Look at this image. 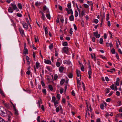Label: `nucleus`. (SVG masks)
I'll list each match as a JSON object with an SVG mask.
<instances>
[{"instance_id":"f257e3e1","label":"nucleus","mask_w":122,"mask_h":122,"mask_svg":"<svg viewBox=\"0 0 122 122\" xmlns=\"http://www.w3.org/2000/svg\"><path fill=\"white\" fill-rule=\"evenodd\" d=\"M8 112L11 115H12V114L10 112L8 111ZM7 112L5 109L2 106L0 107V115L2 116L6 117L7 115Z\"/></svg>"},{"instance_id":"f03ea898","label":"nucleus","mask_w":122,"mask_h":122,"mask_svg":"<svg viewBox=\"0 0 122 122\" xmlns=\"http://www.w3.org/2000/svg\"><path fill=\"white\" fill-rule=\"evenodd\" d=\"M65 10L67 11L68 14H71V15L69 17V19L71 21H73L74 20V17L73 15H72L73 14V12L71 9H70L69 10L67 8L65 9Z\"/></svg>"},{"instance_id":"7ed1b4c3","label":"nucleus","mask_w":122,"mask_h":122,"mask_svg":"<svg viewBox=\"0 0 122 122\" xmlns=\"http://www.w3.org/2000/svg\"><path fill=\"white\" fill-rule=\"evenodd\" d=\"M63 51L64 53H67L69 52L68 48V47H64L63 49Z\"/></svg>"},{"instance_id":"20e7f679","label":"nucleus","mask_w":122,"mask_h":122,"mask_svg":"<svg viewBox=\"0 0 122 122\" xmlns=\"http://www.w3.org/2000/svg\"><path fill=\"white\" fill-rule=\"evenodd\" d=\"M19 29L20 33L22 36L23 35H24V30H23L20 27H19Z\"/></svg>"},{"instance_id":"39448f33","label":"nucleus","mask_w":122,"mask_h":122,"mask_svg":"<svg viewBox=\"0 0 122 122\" xmlns=\"http://www.w3.org/2000/svg\"><path fill=\"white\" fill-rule=\"evenodd\" d=\"M15 111V113L16 116H18L19 115V113L18 112V110L16 109L15 107L13 108Z\"/></svg>"},{"instance_id":"423d86ee","label":"nucleus","mask_w":122,"mask_h":122,"mask_svg":"<svg viewBox=\"0 0 122 122\" xmlns=\"http://www.w3.org/2000/svg\"><path fill=\"white\" fill-rule=\"evenodd\" d=\"M45 62L47 64H50L51 63V61L48 60H46V59H45Z\"/></svg>"},{"instance_id":"0eeeda50","label":"nucleus","mask_w":122,"mask_h":122,"mask_svg":"<svg viewBox=\"0 0 122 122\" xmlns=\"http://www.w3.org/2000/svg\"><path fill=\"white\" fill-rule=\"evenodd\" d=\"M11 6H12V8L13 10H15L17 8V7L16 5L12 3H11L10 4Z\"/></svg>"},{"instance_id":"6e6552de","label":"nucleus","mask_w":122,"mask_h":122,"mask_svg":"<svg viewBox=\"0 0 122 122\" xmlns=\"http://www.w3.org/2000/svg\"><path fill=\"white\" fill-rule=\"evenodd\" d=\"M22 25L23 26V27L24 28H25L26 29H27L28 28V26L27 24L25 23V24L23 23H22Z\"/></svg>"},{"instance_id":"1a4fd4ad","label":"nucleus","mask_w":122,"mask_h":122,"mask_svg":"<svg viewBox=\"0 0 122 122\" xmlns=\"http://www.w3.org/2000/svg\"><path fill=\"white\" fill-rule=\"evenodd\" d=\"M13 9L11 7H9L8 9V12H9L12 13L13 12Z\"/></svg>"},{"instance_id":"9d476101","label":"nucleus","mask_w":122,"mask_h":122,"mask_svg":"<svg viewBox=\"0 0 122 122\" xmlns=\"http://www.w3.org/2000/svg\"><path fill=\"white\" fill-rule=\"evenodd\" d=\"M64 69V67L63 66H60L59 68V71L60 72H62Z\"/></svg>"},{"instance_id":"9b49d317","label":"nucleus","mask_w":122,"mask_h":122,"mask_svg":"<svg viewBox=\"0 0 122 122\" xmlns=\"http://www.w3.org/2000/svg\"><path fill=\"white\" fill-rule=\"evenodd\" d=\"M64 64H67L68 65H69L71 63V61H69L65 60L64 61Z\"/></svg>"},{"instance_id":"f8f14e48","label":"nucleus","mask_w":122,"mask_h":122,"mask_svg":"<svg viewBox=\"0 0 122 122\" xmlns=\"http://www.w3.org/2000/svg\"><path fill=\"white\" fill-rule=\"evenodd\" d=\"M76 79L77 80V87H78V84L79 85H81V83L80 81V80H79V79L77 78H76Z\"/></svg>"},{"instance_id":"ddd939ff","label":"nucleus","mask_w":122,"mask_h":122,"mask_svg":"<svg viewBox=\"0 0 122 122\" xmlns=\"http://www.w3.org/2000/svg\"><path fill=\"white\" fill-rule=\"evenodd\" d=\"M76 73L77 77H79L80 76H81L80 71L76 70Z\"/></svg>"},{"instance_id":"4468645a","label":"nucleus","mask_w":122,"mask_h":122,"mask_svg":"<svg viewBox=\"0 0 122 122\" xmlns=\"http://www.w3.org/2000/svg\"><path fill=\"white\" fill-rule=\"evenodd\" d=\"M17 6L20 10L22 9V7L21 3H18L17 4Z\"/></svg>"},{"instance_id":"2eb2a0df","label":"nucleus","mask_w":122,"mask_h":122,"mask_svg":"<svg viewBox=\"0 0 122 122\" xmlns=\"http://www.w3.org/2000/svg\"><path fill=\"white\" fill-rule=\"evenodd\" d=\"M92 73V70H89L88 72V74L89 75V78L90 79L91 78V75Z\"/></svg>"},{"instance_id":"dca6fc26","label":"nucleus","mask_w":122,"mask_h":122,"mask_svg":"<svg viewBox=\"0 0 122 122\" xmlns=\"http://www.w3.org/2000/svg\"><path fill=\"white\" fill-rule=\"evenodd\" d=\"M28 50L27 48L24 49V50L23 53L24 54H28Z\"/></svg>"},{"instance_id":"f3484780","label":"nucleus","mask_w":122,"mask_h":122,"mask_svg":"<svg viewBox=\"0 0 122 122\" xmlns=\"http://www.w3.org/2000/svg\"><path fill=\"white\" fill-rule=\"evenodd\" d=\"M48 87L51 91H52L53 90V88L52 86L51 85H49L48 86Z\"/></svg>"},{"instance_id":"a211bd4d","label":"nucleus","mask_w":122,"mask_h":122,"mask_svg":"<svg viewBox=\"0 0 122 122\" xmlns=\"http://www.w3.org/2000/svg\"><path fill=\"white\" fill-rule=\"evenodd\" d=\"M88 65L89 70H92V69L91 67V66L90 65V62L89 60L88 61Z\"/></svg>"},{"instance_id":"6ab92c4d","label":"nucleus","mask_w":122,"mask_h":122,"mask_svg":"<svg viewBox=\"0 0 122 122\" xmlns=\"http://www.w3.org/2000/svg\"><path fill=\"white\" fill-rule=\"evenodd\" d=\"M46 16L47 18L48 19L50 20L51 19V16L50 14H47L46 13Z\"/></svg>"},{"instance_id":"aec40b11","label":"nucleus","mask_w":122,"mask_h":122,"mask_svg":"<svg viewBox=\"0 0 122 122\" xmlns=\"http://www.w3.org/2000/svg\"><path fill=\"white\" fill-rule=\"evenodd\" d=\"M65 82V80L64 79H62L61 80L60 82V84L61 85L63 84Z\"/></svg>"},{"instance_id":"412c9836","label":"nucleus","mask_w":122,"mask_h":122,"mask_svg":"<svg viewBox=\"0 0 122 122\" xmlns=\"http://www.w3.org/2000/svg\"><path fill=\"white\" fill-rule=\"evenodd\" d=\"M104 105L102 103L100 105V107L101 109L103 110L104 109Z\"/></svg>"},{"instance_id":"4be33fe9","label":"nucleus","mask_w":122,"mask_h":122,"mask_svg":"<svg viewBox=\"0 0 122 122\" xmlns=\"http://www.w3.org/2000/svg\"><path fill=\"white\" fill-rule=\"evenodd\" d=\"M68 76L70 78H72L73 77V74L71 73H70L68 75Z\"/></svg>"},{"instance_id":"5701e85b","label":"nucleus","mask_w":122,"mask_h":122,"mask_svg":"<svg viewBox=\"0 0 122 122\" xmlns=\"http://www.w3.org/2000/svg\"><path fill=\"white\" fill-rule=\"evenodd\" d=\"M39 62H36V66L37 69H38L39 67Z\"/></svg>"},{"instance_id":"b1692460","label":"nucleus","mask_w":122,"mask_h":122,"mask_svg":"<svg viewBox=\"0 0 122 122\" xmlns=\"http://www.w3.org/2000/svg\"><path fill=\"white\" fill-rule=\"evenodd\" d=\"M44 30L45 31V34L46 35L47 34H48L47 28V27H46V28H45Z\"/></svg>"},{"instance_id":"393cba45","label":"nucleus","mask_w":122,"mask_h":122,"mask_svg":"<svg viewBox=\"0 0 122 122\" xmlns=\"http://www.w3.org/2000/svg\"><path fill=\"white\" fill-rule=\"evenodd\" d=\"M53 102H54V104L55 106V107H56L57 106H56V105L58 103V102L57 101H54Z\"/></svg>"},{"instance_id":"a878e982","label":"nucleus","mask_w":122,"mask_h":122,"mask_svg":"<svg viewBox=\"0 0 122 122\" xmlns=\"http://www.w3.org/2000/svg\"><path fill=\"white\" fill-rule=\"evenodd\" d=\"M103 41V39L102 38H100V39L99 43L101 44H102Z\"/></svg>"},{"instance_id":"bb28decb","label":"nucleus","mask_w":122,"mask_h":122,"mask_svg":"<svg viewBox=\"0 0 122 122\" xmlns=\"http://www.w3.org/2000/svg\"><path fill=\"white\" fill-rule=\"evenodd\" d=\"M111 52L113 54H114L115 53V50L114 48H112L111 50Z\"/></svg>"},{"instance_id":"cd10ccee","label":"nucleus","mask_w":122,"mask_h":122,"mask_svg":"<svg viewBox=\"0 0 122 122\" xmlns=\"http://www.w3.org/2000/svg\"><path fill=\"white\" fill-rule=\"evenodd\" d=\"M4 105L6 108H9L10 107L9 104V103H5Z\"/></svg>"},{"instance_id":"c85d7f7f","label":"nucleus","mask_w":122,"mask_h":122,"mask_svg":"<svg viewBox=\"0 0 122 122\" xmlns=\"http://www.w3.org/2000/svg\"><path fill=\"white\" fill-rule=\"evenodd\" d=\"M53 44H51L49 46V48L50 49L53 48Z\"/></svg>"},{"instance_id":"c756f323","label":"nucleus","mask_w":122,"mask_h":122,"mask_svg":"<svg viewBox=\"0 0 122 122\" xmlns=\"http://www.w3.org/2000/svg\"><path fill=\"white\" fill-rule=\"evenodd\" d=\"M56 100V98L54 96H53L52 98V100L51 102H53L54 101H55Z\"/></svg>"},{"instance_id":"7c9ffc66","label":"nucleus","mask_w":122,"mask_h":122,"mask_svg":"<svg viewBox=\"0 0 122 122\" xmlns=\"http://www.w3.org/2000/svg\"><path fill=\"white\" fill-rule=\"evenodd\" d=\"M68 45V43L67 42H65L63 43L62 45L63 46H67Z\"/></svg>"},{"instance_id":"2f4dec72","label":"nucleus","mask_w":122,"mask_h":122,"mask_svg":"<svg viewBox=\"0 0 122 122\" xmlns=\"http://www.w3.org/2000/svg\"><path fill=\"white\" fill-rule=\"evenodd\" d=\"M41 14L42 15V16L41 17V18H42L43 19V20H45V17L44 14L43 13H42V14Z\"/></svg>"},{"instance_id":"473e14b6","label":"nucleus","mask_w":122,"mask_h":122,"mask_svg":"<svg viewBox=\"0 0 122 122\" xmlns=\"http://www.w3.org/2000/svg\"><path fill=\"white\" fill-rule=\"evenodd\" d=\"M109 14L108 13L107 14V17H106V20L107 21H108L109 17Z\"/></svg>"},{"instance_id":"72a5a7b5","label":"nucleus","mask_w":122,"mask_h":122,"mask_svg":"<svg viewBox=\"0 0 122 122\" xmlns=\"http://www.w3.org/2000/svg\"><path fill=\"white\" fill-rule=\"evenodd\" d=\"M114 84H112L111 86H110V87L112 90H113L114 89Z\"/></svg>"},{"instance_id":"f704fd0d","label":"nucleus","mask_w":122,"mask_h":122,"mask_svg":"<svg viewBox=\"0 0 122 122\" xmlns=\"http://www.w3.org/2000/svg\"><path fill=\"white\" fill-rule=\"evenodd\" d=\"M67 7L69 9H70L71 7V4L69 3L67 4Z\"/></svg>"},{"instance_id":"c9c22d12","label":"nucleus","mask_w":122,"mask_h":122,"mask_svg":"<svg viewBox=\"0 0 122 122\" xmlns=\"http://www.w3.org/2000/svg\"><path fill=\"white\" fill-rule=\"evenodd\" d=\"M0 93L2 96H4V94L3 91L1 89H0Z\"/></svg>"},{"instance_id":"e433bc0d","label":"nucleus","mask_w":122,"mask_h":122,"mask_svg":"<svg viewBox=\"0 0 122 122\" xmlns=\"http://www.w3.org/2000/svg\"><path fill=\"white\" fill-rule=\"evenodd\" d=\"M56 97L58 99V100L59 101L60 100L61 97L60 95L59 94H57Z\"/></svg>"},{"instance_id":"4c0bfd02","label":"nucleus","mask_w":122,"mask_h":122,"mask_svg":"<svg viewBox=\"0 0 122 122\" xmlns=\"http://www.w3.org/2000/svg\"><path fill=\"white\" fill-rule=\"evenodd\" d=\"M106 93H109L110 92V88H107L106 89Z\"/></svg>"},{"instance_id":"58836bf2","label":"nucleus","mask_w":122,"mask_h":122,"mask_svg":"<svg viewBox=\"0 0 122 122\" xmlns=\"http://www.w3.org/2000/svg\"><path fill=\"white\" fill-rule=\"evenodd\" d=\"M42 92L45 95L46 94V91L45 89H43L42 90Z\"/></svg>"},{"instance_id":"ea45409f","label":"nucleus","mask_w":122,"mask_h":122,"mask_svg":"<svg viewBox=\"0 0 122 122\" xmlns=\"http://www.w3.org/2000/svg\"><path fill=\"white\" fill-rule=\"evenodd\" d=\"M56 66L57 67H59L60 66V63L59 62H57L56 63Z\"/></svg>"},{"instance_id":"a19ab883","label":"nucleus","mask_w":122,"mask_h":122,"mask_svg":"<svg viewBox=\"0 0 122 122\" xmlns=\"http://www.w3.org/2000/svg\"><path fill=\"white\" fill-rule=\"evenodd\" d=\"M75 17H77L78 15V13L77 12V11L76 10H75Z\"/></svg>"},{"instance_id":"79ce46f5","label":"nucleus","mask_w":122,"mask_h":122,"mask_svg":"<svg viewBox=\"0 0 122 122\" xmlns=\"http://www.w3.org/2000/svg\"><path fill=\"white\" fill-rule=\"evenodd\" d=\"M17 16L19 17H21L22 16V15L19 13H18L17 14Z\"/></svg>"},{"instance_id":"37998d69","label":"nucleus","mask_w":122,"mask_h":122,"mask_svg":"<svg viewBox=\"0 0 122 122\" xmlns=\"http://www.w3.org/2000/svg\"><path fill=\"white\" fill-rule=\"evenodd\" d=\"M60 106H61V107L60 108V110L61 111V114H63V110L62 108L61 107V106L60 105Z\"/></svg>"},{"instance_id":"c03bdc74","label":"nucleus","mask_w":122,"mask_h":122,"mask_svg":"<svg viewBox=\"0 0 122 122\" xmlns=\"http://www.w3.org/2000/svg\"><path fill=\"white\" fill-rule=\"evenodd\" d=\"M84 7L86 8H87L89 7V6L86 4H84Z\"/></svg>"},{"instance_id":"a18cd8bd","label":"nucleus","mask_w":122,"mask_h":122,"mask_svg":"<svg viewBox=\"0 0 122 122\" xmlns=\"http://www.w3.org/2000/svg\"><path fill=\"white\" fill-rule=\"evenodd\" d=\"M59 107H57L56 108V112H58L59 111Z\"/></svg>"},{"instance_id":"49530a36","label":"nucleus","mask_w":122,"mask_h":122,"mask_svg":"<svg viewBox=\"0 0 122 122\" xmlns=\"http://www.w3.org/2000/svg\"><path fill=\"white\" fill-rule=\"evenodd\" d=\"M98 31L97 30L95 32H93L94 35V36H96V35H97L98 34Z\"/></svg>"},{"instance_id":"de8ad7c7","label":"nucleus","mask_w":122,"mask_h":122,"mask_svg":"<svg viewBox=\"0 0 122 122\" xmlns=\"http://www.w3.org/2000/svg\"><path fill=\"white\" fill-rule=\"evenodd\" d=\"M94 22L96 24H97L98 22V20L97 19H95L94 20Z\"/></svg>"},{"instance_id":"09e8293b","label":"nucleus","mask_w":122,"mask_h":122,"mask_svg":"<svg viewBox=\"0 0 122 122\" xmlns=\"http://www.w3.org/2000/svg\"><path fill=\"white\" fill-rule=\"evenodd\" d=\"M58 78V76L56 74H55L54 75V79L55 80H56Z\"/></svg>"},{"instance_id":"8fccbe9b","label":"nucleus","mask_w":122,"mask_h":122,"mask_svg":"<svg viewBox=\"0 0 122 122\" xmlns=\"http://www.w3.org/2000/svg\"><path fill=\"white\" fill-rule=\"evenodd\" d=\"M81 70L82 71H84V67L83 65H82L81 67Z\"/></svg>"},{"instance_id":"3c124183","label":"nucleus","mask_w":122,"mask_h":122,"mask_svg":"<svg viewBox=\"0 0 122 122\" xmlns=\"http://www.w3.org/2000/svg\"><path fill=\"white\" fill-rule=\"evenodd\" d=\"M73 26L74 28V29L75 30H77V28L76 26V25L75 24H73Z\"/></svg>"},{"instance_id":"603ef678","label":"nucleus","mask_w":122,"mask_h":122,"mask_svg":"<svg viewBox=\"0 0 122 122\" xmlns=\"http://www.w3.org/2000/svg\"><path fill=\"white\" fill-rule=\"evenodd\" d=\"M111 98H108L106 99V101L107 102H109L111 101Z\"/></svg>"},{"instance_id":"864d4df0","label":"nucleus","mask_w":122,"mask_h":122,"mask_svg":"<svg viewBox=\"0 0 122 122\" xmlns=\"http://www.w3.org/2000/svg\"><path fill=\"white\" fill-rule=\"evenodd\" d=\"M47 7H46V5H44L43 7V10L44 11H45L46 10V9L47 10Z\"/></svg>"},{"instance_id":"5fc2aeb1","label":"nucleus","mask_w":122,"mask_h":122,"mask_svg":"<svg viewBox=\"0 0 122 122\" xmlns=\"http://www.w3.org/2000/svg\"><path fill=\"white\" fill-rule=\"evenodd\" d=\"M109 46L110 48L113 47V46L112 42L109 43Z\"/></svg>"},{"instance_id":"6e6d98bb","label":"nucleus","mask_w":122,"mask_h":122,"mask_svg":"<svg viewBox=\"0 0 122 122\" xmlns=\"http://www.w3.org/2000/svg\"><path fill=\"white\" fill-rule=\"evenodd\" d=\"M70 34L72 35L73 33V31L72 30V28H70Z\"/></svg>"},{"instance_id":"4d7b16f0","label":"nucleus","mask_w":122,"mask_h":122,"mask_svg":"<svg viewBox=\"0 0 122 122\" xmlns=\"http://www.w3.org/2000/svg\"><path fill=\"white\" fill-rule=\"evenodd\" d=\"M41 84L43 86H45V84L43 81H41Z\"/></svg>"},{"instance_id":"13d9d810","label":"nucleus","mask_w":122,"mask_h":122,"mask_svg":"<svg viewBox=\"0 0 122 122\" xmlns=\"http://www.w3.org/2000/svg\"><path fill=\"white\" fill-rule=\"evenodd\" d=\"M30 71L29 70H28V71H27L26 72V74H27L28 75H30Z\"/></svg>"},{"instance_id":"bf43d9fd","label":"nucleus","mask_w":122,"mask_h":122,"mask_svg":"<svg viewBox=\"0 0 122 122\" xmlns=\"http://www.w3.org/2000/svg\"><path fill=\"white\" fill-rule=\"evenodd\" d=\"M40 116H39L38 117L37 119V120L38 122H40Z\"/></svg>"},{"instance_id":"052dcab7","label":"nucleus","mask_w":122,"mask_h":122,"mask_svg":"<svg viewBox=\"0 0 122 122\" xmlns=\"http://www.w3.org/2000/svg\"><path fill=\"white\" fill-rule=\"evenodd\" d=\"M116 94L117 95L119 96L120 95V93L118 91H117L116 92Z\"/></svg>"},{"instance_id":"680f3d73","label":"nucleus","mask_w":122,"mask_h":122,"mask_svg":"<svg viewBox=\"0 0 122 122\" xmlns=\"http://www.w3.org/2000/svg\"><path fill=\"white\" fill-rule=\"evenodd\" d=\"M71 94L73 96H75V93L74 90H73L71 92Z\"/></svg>"},{"instance_id":"e2e57ef3","label":"nucleus","mask_w":122,"mask_h":122,"mask_svg":"<svg viewBox=\"0 0 122 122\" xmlns=\"http://www.w3.org/2000/svg\"><path fill=\"white\" fill-rule=\"evenodd\" d=\"M100 34H97V35H96V37L97 38H98L100 37Z\"/></svg>"},{"instance_id":"0e129e2a","label":"nucleus","mask_w":122,"mask_h":122,"mask_svg":"<svg viewBox=\"0 0 122 122\" xmlns=\"http://www.w3.org/2000/svg\"><path fill=\"white\" fill-rule=\"evenodd\" d=\"M118 51L120 54H122V52L120 49L119 48L118 49Z\"/></svg>"},{"instance_id":"69168bd1","label":"nucleus","mask_w":122,"mask_h":122,"mask_svg":"<svg viewBox=\"0 0 122 122\" xmlns=\"http://www.w3.org/2000/svg\"><path fill=\"white\" fill-rule=\"evenodd\" d=\"M105 78L106 80L107 81H109V79L107 77V76L106 77H105Z\"/></svg>"},{"instance_id":"338daca9","label":"nucleus","mask_w":122,"mask_h":122,"mask_svg":"<svg viewBox=\"0 0 122 122\" xmlns=\"http://www.w3.org/2000/svg\"><path fill=\"white\" fill-rule=\"evenodd\" d=\"M55 56H57L58 55V53L57 51L56 50V51H55Z\"/></svg>"},{"instance_id":"774afa93","label":"nucleus","mask_w":122,"mask_h":122,"mask_svg":"<svg viewBox=\"0 0 122 122\" xmlns=\"http://www.w3.org/2000/svg\"><path fill=\"white\" fill-rule=\"evenodd\" d=\"M33 56L34 58H35L36 56L35 53V52H34L33 53Z\"/></svg>"}]
</instances>
